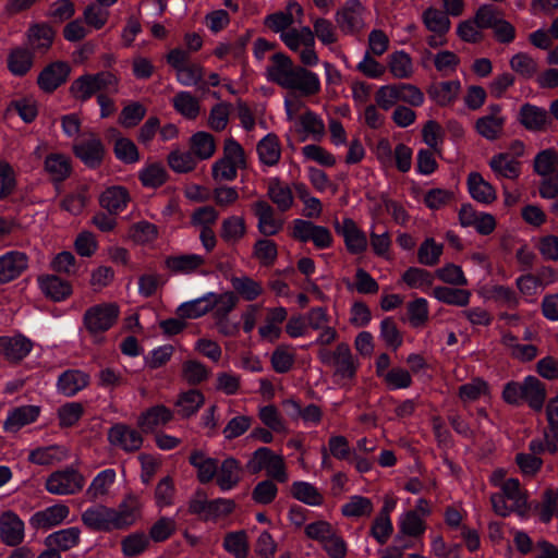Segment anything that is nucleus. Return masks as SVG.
Masks as SVG:
<instances>
[{"instance_id": "nucleus-1", "label": "nucleus", "mask_w": 558, "mask_h": 558, "mask_svg": "<svg viewBox=\"0 0 558 558\" xmlns=\"http://www.w3.org/2000/svg\"><path fill=\"white\" fill-rule=\"evenodd\" d=\"M266 77L282 88L299 92L303 96H313L320 90L319 76L303 66L293 63L282 52L275 53L266 68Z\"/></svg>"}, {"instance_id": "nucleus-2", "label": "nucleus", "mask_w": 558, "mask_h": 558, "mask_svg": "<svg viewBox=\"0 0 558 558\" xmlns=\"http://www.w3.org/2000/svg\"><path fill=\"white\" fill-rule=\"evenodd\" d=\"M318 357L323 364L332 367L336 381L347 384L354 379L359 363L348 343H338L333 351L323 349Z\"/></svg>"}, {"instance_id": "nucleus-3", "label": "nucleus", "mask_w": 558, "mask_h": 558, "mask_svg": "<svg viewBox=\"0 0 558 558\" xmlns=\"http://www.w3.org/2000/svg\"><path fill=\"white\" fill-rule=\"evenodd\" d=\"M245 167L242 146L232 137L225 141L222 157L214 162L211 174L215 181H233L238 170Z\"/></svg>"}, {"instance_id": "nucleus-4", "label": "nucleus", "mask_w": 558, "mask_h": 558, "mask_svg": "<svg viewBox=\"0 0 558 558\" xmlns=\"http://www.w3.org/2000/svg\"><path fill=\"white\" fill-rule=\"evenodd\" d=\"M281 41L292 52L299 53L301 62L306 66H315L319 58L315 51L314 33L308 26L293 27L281 35Z\"/></svg>"}, {"instance_id": "nucleus-5", "label": "nucleus", "mask_w": 558, "mask_h": 558, "mask_svg": "<svg viewBox=\"0 0 558 558\" xmlns=\"http://www.w3.org/2000/svg\"><path fill=\"white\" fill-rule=\"evenodd\" d=\"M85 485V477L77 470L66 468L51 473L45 483L48 493L58 496L77 494Z\"/></svg>"}, {"instance_id": "nucleus-6", "label": "nucleus", "mask_w": 558, "mask_h": 558, "mask_svg": "<svg viewBox=\"0 0 558 558\" xmlns=\"http://www.w3.org/2000/svg\"><path fill=\"white\" fill-rule=\"evenodd\" d=\"M118 315L119 308L116 304H98L85 312L83 323L90 335L97 336L111 328Z\"/></svg>"}, {"instance_id": "nucleus-7", "label": "nucleus", "mask_w": 558, "mask_h": 558, "mask_svg": "<svg viewBox=\"0 0 558 558\" xmlns=\"http://www.w3.org/2000/svg\"><path fill=\"white\" fill-rule=\"evenodd\" d=\"M292 236L300 242H312L319 250L330 247L333 241L328 228L303 219L293 221Z\"/></svg>"}, {"instance_id": "nucleus-8", "label": "nucleus", "mask_w": 558, "mask_h": 558, "mask_svg": "<svg viewBox=\"0 0 558 558\" xmlns=\"http://www.w3.org/2000/svg\"><path fill=\"white\" fill-rule=\"evenodd\" d=\"M365 9L359 0H348L336 13V23L345 35H353L361 32L364 26Z\"/></svg>"}, {"instance_id": "nucleus-9", "label": "nucleus", "mask_w": 558, "mask_h": 558, "mask_svg": "<svg viewBox=\"0 0 558 558\" xmlns=\"http://www.w3.org/2000/svg\"><path fill=\"white\" fill-rule=\"evenodd\" d=\"M69 515V506L63 502H57L34 512L29 518V524L37 531H48L64 523Z\"/></svg>"}, {"instance_id": "nucleus-10", "label": "nucleus", "mask_w": 558, "mask_h": 558, "mask_svg": "<svg viewBox=\"0 0 558 558\" xmlns=\"http://www.w3.org/2000/svg\"><path fill=\"white\" fill-rule=\"evenodd\" d=\"M506 117L502 114L501 106L490 105L487 113L475 122L476 132L487 141L498 140L504 132Z\"/></svg>"}, {"instance_id": "nucleus-11", "label": "nucleus", "mask_w": 558, "mask_h": 558, "mask_svg": "<svg viewBox=\"0 0 558 558\" xmlns=\"http://www.w3.org/2000/svg\"><path fill=\"white\" fill-rule=\"evenodd\" d=\"M25 538L24 521L13 511L7 510L0 515V539L10 547L19 546Z\"/></svg>"}, {"instance_id": "nucleus-12", "label": "nucleus", "mask_w": 558, "mask_h": 558, "mask_svg": "<svg viewBox=\"0 0 558 558\" xmlns=\"http://www.w3.org/2000/svg\"><path fill=\"white\" fill-rule=\"evenodd\" d=\"M257 218V229L265 236L279 233L283 228V220L276 216L275 209L266 201H257L252 205Z\"/></svg>"}, {"instance_id": "nucleus-13", "label": "nucleus", "mask_w": 558, "mask_h": 558, "mask_svg": "<svg viewBox=\"0 0 558 558\" xmlns=\"http://www.w3.org/2000/svg\"><path fill=\"white\" fill-rule=\"evenodd\" d=\"M73 149L75 156L90 168L99 166L105 155L100 138L93 133L74 144Z\"/></svg>"}, {"instance_id": "nucleus-14", "label": "nucleus", "mask_w": 558, "mask_h": 558, "mask_svg": "<svg viewBox=\"0 0 558 558\" xmlns=\"http://www.w3.org/2000/svg\"><path fill=\"white\" fill-rule=\"evenodd\" d=\"M28 267V257L19 251L7 252L0 256V284L20 277Z\"/></svg>"}, {"instance_id": "nucleus-15", "label": "nucleus", "mask_w": 558, "mask_h": 558, "mask_svg": "<svg viewBox=\"0 0 558 558\" xmlns=\"http://www.w3.org/2000/svg\"><path fill=\"white\" fill-rule=\"evenodd\" d=\"M108 440L113 447L124 451H136L143 444V438L136 429L121 423L110 427Z\"/></svg>"}, {"instance_id": "nucleus-16", "label": "nucleus", "mask_w": 558, "mask_h": 558, "mask_svg": "<svg viewBox=\"0 0 558 558\" xmlns=\"http://www.w3.org/2000/svg\"><path fill=\"white\" fill-rule=\"evenodd\" d=\"M336 231L342 235L348 251L352 254L363 253L367 247L365 233L356 226L351 218H344L341 223L337 222Z\"/></svg>"}, {"instance_id": "nucleus-17", "label": "nucleus", "mask_w": 558, "mask_h": 558, "mask_svg": "<svg viewBox=\"0 0 558 558\" xmlns=\"http://www.w3.org/2000/svg\"><path fill=\"white\" fill-rule=\"evenodd\" d=\"M40 413V408L33 404L13 408L7 414L3 429L7 433L15 434L26 425L34 423Z\"/></svg>"}, {"instance_id": "nucleus-18", "label": "nucleus", "mask_w": 558, "mask_h": 558, "mask_svg": "<svg viewBox=\"0 0 558 558\" xmlns=\"http://www.w3.org/2000/svg\"><path fill=\"white\" fill-rule=\"evenodd\" d=\"M113 508L95 506L86 509L82 514L84 524L96 531L117 530Z\"/></svg>"}, {"instance_id": "nucleus-19", "label": "nucleus", "mask_w": 558, "mask_h": 558, "mask_svg": "<svg viewBox=\"0 0 558 558\" xmlns=\"http://www.w3.org/2000/svg\"><path fill=\"white\" fill-rule=\"evenodd\" d=\"M143 504L138 496L128 495L114 511L117 530L133 525L140 518Z\"/></svg>"}, {"instance_id": "nucleus-20", "label": "nucleus", "mask_w": 558, "mask_h": 558, "mask_svg": "<svg viewBox=\"0 0 558 558\" xmlns=\"http://www.w3.org/2000/svg\"><path fill=\"white\" fill-rule=\"evenodd\" d=\"M488 166L497 180H517L521 174L522 163L510 155L497 153L492 156Z\"/></svg>"}, {"instance_id": "nucleus-21", "label": "nucleus", "mask_w": 558, "mask_h": 558, "mask_svg": "<svg viewBox=\"0 0 558 558\" xmlns=\"http://www.w3.org/2000/svg\"><path fill=\"white\" fill-rule=\"evenodd\" d=\"M174 413L163 404H156L144 411L137 420V425L145 433L154 432L157 427L165 426L171 422Z\"/></svg>"}, {"instance_id": "nucleus-22", "label": "nucleus", "mask_w": 558, "mask_h": 558, "mask_svg": "<svg viewBox=\"0 0 558 558\" xmlns=\"http://www.w3.org/2000/svg\"><path fill=\"white\" fill-rule=\"evenodd\" d=\"M40 291L48 299L54 302H61L68 299L72 293V287L69 281L61 279L56 275H43L37 279Z\"/></svg>"}, {"instance_id": "nucleus-23", "label": "nucleus", "mask_w": 558, "mask_h": 558, "mask_svg": "<svg viewBox=\"0 0 558 558\" xmlns=\"http://www.w3.org/2000/svg\"><path fill=\"white\" fill-rule=\"evenodd\" d=\"M131 201L128 190L121 185L107 187L99 195V205L110 215H117L123 211Z\"/></svg>"}, {"instance_id": "nucleus-24", "label": "nucleus", "mask_w": 558, "mask_h": 558, "mask_svg": "<svg viewBox=\"0 0 558 558\" xmlns=\"http://www.w3.org/2000/svg\"><path fill=\"white\" fill-rule=\"evenodd\" d=\"M468 191L471 197L481 204H492L497 199V191L478 172H471L466 179Z\"/></svg>"}, {"instance_id": "nucleus-25", "label": "nucleus", "mask_w": 558, "mask_h": 558, "mask_svg": "<svg viewBox=\"0 0 558 558\" xmlns=\"http://www.w3.org/2000/svg\"><path fill=\"white\" fill-rule=\"evenodd\" d=\"M518 121L529 131H542L548 124V113L542 108L532 104L521 106L518 113Z\"/></svg>"}, {"instance_id": "nucleus-26", "label": "nucleus", "mask_w": 558, "mask_h": 558, "mask_svg": "<svg viewBox=\"0 0 558 558\" xmlns=\"http://www.w3.org/2000/svg\"><path fill=\"white\" fill-rule=\"evenodd\" d=\"M117 473L113 469L100 471L90 482L86 489V496L89 500L97 501L107 498L116 482Z\"/></svg>"}, {"instance_id": "nucleus-27", "label": "nucleus", "mask_w": 558, "mask_h": 558, "mask_svg": "<svg viewBox=\"0 0 558 558\" xmlns=\"http://www.w3.org/2000/svg\"><path fill=\"white\" fill-rule=\"evenodd\" d=\"M70 66L65 62H56L47 66L38 76V85L45 92H52L65 82Z\"/></svg>"}, {"instance_id": "nucleus-28", "label": "nucleus", "mask_w": 558, "mask_h": 558, "mask_svg": "<svg viewBox=\"0 0 558 558\" xmlns=\"http://www.w3.org/2000/svg\"><path fill=\"white\" fill-rule=\"evenodd\" d=\"M80 538L81 530L70 526L49 534L45 538V545L48 547L47 549H54L58 553L59 550L65 551L75 547L80 543Z\"/></svg>"}, {"instance_id": "nucleus-29", "label": "nucleus", "mask_w": 558, "mask_h": 558, "mask_svg": "<svg viewBox=\"0 0 558 558\" xmlns=\"http://www.w3.org/2000/svg\"><path fill=\"white\" fill-rule=\"evenodd\" d=\"M31 350V341L22 336L0 337V354L9 361H20L24 359Z\"/></svg>"}, {"instance_id": "nucleus-30", "label": "nucleus", "mask_w": 558, "mask_h": 558, "mask_svg": "<svg viewBox=\"0 0 558 558\" xmlns=\"http://www.w3.org/2000/svg\"><path fill=\"white\" fill-rule=\"evenodd\" d=\"M267 196L280 211L289 210L293 205V194L290 186L279 178H270L267 183Z\"/></svg>"}, {"instance_id": "nucleus-31", "label": "nucleus", "mask_w": 558, "mask_h": 558, "mask_svg": "<svg viewBox=\"0 0 558 558\" xmlns=\"http://www.w3.org/2000/svg\"><path fill=\"white\" fill-rule=\"evenodd\" d=\"M425 523L415 511H408L399 519V533L395 537V543L405 544L404 536L418 537L425 532Z\"/></svg>"}, {"instance_id": "nucleus-32", "label": "nucleus", "mask_w": 558, "mask_h": 558, "mask_svg": "<svg viewBox=\"0 0 558 558\" xmlns=\"http://www.w3.org/2000/svg\"><path fill=\"white\" fill-rule=\"evenodd\" d=\"M89 381L86 373L78 369L63 372L58 378V390L64 396L72 397L84 389Z\"/></svg>"}, {"instance_id": "nucleus-33", "label": "nucleus", "mask_w": 558, "mask_h": 558, "mask_svg": "<svg viewBox=\"0 0 558 558\" xmlns=\"http://www.w3.org/2000/svg\"><path fill=\"white\" fill-rule=\"evenodd\" d=\"M460 90L461 83L459 81H446L432 85L428 89V96L437 105L446 107L457 100Z\"/></svg>"}, {"instance_id": "nucleus-34", "label": "nucleus", "mask_w": 558, "mask_h": 558, "mask_svg": "<svg viewBox=\"0 0 558 558\" xmlns=\"http://www.w3.org/2000/svg\"><path fill=\"white\" fill-rule=\"evenodd\" d=\"M217 484L221 490L228 492L238 485L241 478V468L236 459H225L216 473Z\"/></svg>"}, {"instance_id": "nucleus-35", "label": "nucleus", "mask_w": 558, "mask_h": 558, "mask_svg": "<svg viewBox=\"0 0 558 558\" xmlns=\"http://www.w3.org/2000/svg\"><path fill=\"white\" fill-rule=\"evenodd\" d=\"M205 263V258L198 254L173 255L166 258V267L175 274H192Z\"/></svg>"}, {"instance_id": "nucleus-36", "label": "nucleus", "mask_w": 558, "mask_h": 558, "mask_svg": "<svg viewBox=\"0 0 558 558\" xmlns=\"http://www.w3.org/2000/svg\"><path fill=\"white\" fill-rule=\"evenodd\" d=\"M257 154L259 161L268 167L278 163L281 157V145L276 134L269 133L257 144Z\"/></svg>"}, {"instance_id": "nucleus-37", "label": "nucleus", "mask_w": 558, "mask_h": 558, "mask_svg": "<svg viewBox=\"0 0 558 558\" xmlns=\"http://www.w3.org/2000/svg\"><path fill=\"white\" fill-rule=\"evenodd\" d=\"M290 494L294 499L312 507L324 504V495L308 482L296 481L292 483Z\"/></svg>"}, {"instance_id": "nucleus-38", "label": "nucleus", "mask_w": 558, "mask_h": 558, "mask_svg": "<svg viewBox=\"0 0 558 558\" xmlns=\"http://www.w3.org/2000/svg\"><path fill=\"white\" fill-rule=\"evenodd\" d=\"M205 402L204 395L195 389L187 390L179 395L174 405L178 414L183 418H189L196 414Z\"/></svg>"}, {"instance_id": "nucleus-39", "label": "nucleus", "mask_w": 558, "mask_h": 558, "mask_svg": "<svg viewBox=\"0 0 558 558\" xmlns=\"http://www.w3.org/2000/svg\"><path fill=\"white\" fill-rule=\"evenodd\" d=\"M546 399L544 385L534 376H527L523 380V400L535 411L543 409Z\"/></svg>"}, {"instance_id": "nucleus-40", "label": "nucleus", "mask_w": 558, "mask_h": 558, "mask_svg": "<svg viewBox=\"0 0 558 558\" xmlns=\"http://www.w3.org/2000/svg\"><path fill=\"white\" fill-rule=\"evenodd\" d=\"M66 450L58 445L38 447L28 453V461L38 465H50L66 458Z\"/></svg>"}, {"instance_id": "nucleus-41", "label": "nucleus", "mask_w": 558, "mask_h": 558, "mask_svg": "<svg viewBox=\"0 0 558 558\" xmlns=\"http://www.w3.org/2000/svg\"><path fill=\"white\" fill-rule=\"evenodd\" d=\"M246 233V223L241 216H229L221 222L220 236L228 244L239 243Z\"/></svg>"}, {"instance_id": "nucleus-42", "label": "nucleus", "mask_w": 558, "mask_h": 558, "mask_svg": "<svg viewBox=\"0 0 558 558\" xmlns=\"http://www.w3.org/2000/svg\"><path fill=\"white\" fill-rule=\"evenodd\" d=\"M190 463L197 470V477L202 483L210 482L218 472V461L206 457L202 451L192 452Z\"/></svg>"}, {"instance_id": "nucleus-43", "label": "nucleus", "mask_w": 558, "mask_h": 558, "mask_svg": "<svg viewBox=\"0 0 558 558\" xmlns=\"http://www.w3.org/2000/svg\"><path fill=\"white\" fill-rule=\"evenodd\" d=\"M388 68L392 76L399 80L409 78L414 72L412 59L403 50L392 52L388 57Z\"/></svg>"}, {"instance_id": "nucleus-44", "label": "nucleus", "mask_w": 558, "mask_h": 558, "mask_svg": "<svg viewBox=\"0 0 558 558\" xmlns=\"http://www.w3.org/2000/svg\"><path fill=\"white\" fill-rule=\"evenodd\" d=\"M432 295L439 302L456 306H466L471 299V292L469 290L442 286L435 287Z\"/></svg>"}, {"instance_id": "nucleus-45", "label": "nucleus", "mask_w": 558, "mask_h": 558, "mask_svg": "<svg viewBox=\"0 0 558 558\" xmlns=\"http://www.w3.org/2000/svg\"><path fill=\"white\" fill-rule=\"evenodd\" d=\"M45 169L53 181L61 182L71 173L69 157L62 154H50L45 160Z\"/></svg>"}, {"instance_id": "nucleus-46", "label": "nucleus", "mask_w": 558, "mask_h": 558, "mask_svg": "<svg viewBox=\"0 0 558 558\" xmlns=\"http://www.w3.org/2000/svg\"><path fill=\"white\" fill-rule=\"evenodd\" d=\"M534 171L542 178L558 173V153L553 148L541 150L534 158Z\"/></svg>"}, {"instance_id": "nucleus-47", "label": "nucleus", "mask_w": 558, "mask_h": 558, "mask_svg": "<svg viewBox=\"0 0 558 558\" xmlns=\"http://www.w3.org/2000/svg\"><path fill=\"white\" fill-rule=\"evenodd\" d=\"M422 21L425 27L437 35H444L450 29V20L441 11L435 8H427L422 14Z\"/></svg>"}, {"instance_id": "nucleus-48", "label": "nucleus", "mask_w": 558, "mask_h": 558, "mask_svg": "<svg viewBox=\"0 0 558 558\" xmlns=\"http://www.w3.org/2000/svg\"><path fill=\"white\" fill-rule=\"evenodd\" d=\"M300 131L305 133L307 137L319 141L325 135V124L323 119L311 110H306L299 119Z\"/></svg>"}, {"instance_id": "nucleus-49", "label": "nucleus", "mask_w": 558, "mask_h": 558, "mask_svg": "<svg viewBox=\"0 0 558 558\" xmlns=\"http://www.w3.org/2000/svg\"><path fill=\"white\" fill-rule=\"evenodd\" d=\"M374 510L372 500L361 495H353L342 505L341 512L347 518L368 517Z\"/></svg>"}, {"instance_id": "nucleus-50", "label": "nucleus", "mask_w": 558, "mask_h": 558, "mask_svg": "<svg viewBox=\"0 0 558 558\" xmlns=\"http://www.w3.org/2000/svg\"><path fill=\"white\" fill-rule=\"evenodd\" d=\"M208 300L210 303V311L215 310V317L217 319H226L238 302L236 295L232 292L221 294L209 292Z\"/></svg>"}, {"instance_id": "nucleus-51", "label": "nucleus", "mask_w": 558, "mask_h": 558, "mask_svg": "<svg viewBox=\"0 0 558 558\" xmlns=\"http://www.w3.org/2000/svg\"><path fill=\"white\" fill-rule=\"evenodd\" d=\"M172 105L177 112L185 119H195L201 110L199 101L190 92H180L173 99Z\"/></svg>"}, {"instance_id": "nucleus-52", "label": "nucleus", "mask_w": 558, "mask_h": 558, "mask_svg": "<svg viewBox=\"0 0 558 558\" xmlns=\"http://www.w3.org/2000/svg\"><path fill=\"white\" fill-rule=\"evenodd\" d=\"M223 548L234 558H246L248 555V538L245 531L230 532L225 536Z\"/></svg>"}, {"instance_id": "nucleus-53", "label": "nucleus", "mask_w": 558, "mask_h": 558, "mask_svg": "<svg viewBox=\"0 0 558 558\" xmlns=\"http://www.w3.org/2000/svg\"><path fill=\"white\" fill-rule=\"evenodd\" d=\"M230 281L235 292L246 301H254L263 293L262 284L248 276L232 277Z\"/></svg>"}, {"instance_id": "nucleus-54", "label": "nucleus", "mask_w": 558, "mask_h": 558, "mask_svg": "<svg viewBox=\"0 0 558 558\" xmlns=\"http://www.w3.org/2000/svg\"><path fill=\"white\" fill-rule=\"evenodd\" d=\"M501 492L509 502H511V507L517 509V512H523L526 508V498L524 493L520 487V482L517 478H508L501 485Z\"/></svg>"}, {"instance_id": "nucleus-55", "label": "nucleus", "mask_w": 558, "mask_h": 558, "mask_svg": "<svg viewBox=\"0 0 558 558\" xmlns=\"http://www.w3.org/2000/svg\"><path fill=\"white\" fill-rule=\"evenodd\" d=\"M191 150L201 160L210 158L216 150L214 137L209 133L197 132L191 137Z\"/></svg>"}, {"instance_id": "nucleus-56", "label": "nucleus", "mask_w": 558, "mask_h": 558, "mask_svg": "<svg viewBox=\"0 0 558 558\" xmlns=\"http://www.w3.org/2000/svg\"><path fill=\"white\" fill-rule=\"evenodd\" d=\"M210 311V303L208 300V293L205 295L182 303L177 313L181 318H198Z\"/></svg>"}, {"instance_id": "nucleus-57", "label": "nucleus", "mask_w": 558, "mask_h": 558, "mask_svg": "<svg viewBox=\"0 0 558 558\" xmlns=\"http://www.w3.org/2000/svg\"><path fill=\"white\" fill-rule=\"evenodd\" d=\"M253 256L262 266L269 267L274 265L277 259V244L269 239H259L253 246Z\"/></svg>"}, {"instance_id": "nucleus-58", "label": "nucleus", "mask_w": 558, "mask_h": 558, "mask_svg": "<svg viewBox=\"0 0 558 558\" xmlns=\"http://www.w3.org/2000/svg\"><path fill=\"white\" fill-rule=\"evenodd\" d=\"M444 252V245L437 243L433 238H427L418 247L417 258L422 265H436Z\"/></svg>"}, {"instance_id": "nucleus-59", "label": "nucleus", "mask_w": 558, "mask_h": 558, "mask_svg": "<svg viewBox=\"0 0 558 558\" xmlns=\"http://www.w3.org/2000/svg\"><path fill=\"white\" fill-rule=\"evenodd\" d=\"M142 184L146 187H158L167 180V171L161 163L145 166L138 173Z\"/></svg>"}, {"instance_id": "nucleus-60", "label": "nucleus", "mask_w": 558, "mask_h": 558, "mask_svg": "<svg viewBox=\"0 0 558 558\" xmlns=\"http://www.w3.org/2000/svg\"><path fill=\"white\" fill-rule=\"evenodd\" d=\"M87 201V191L84 186H82L76 191L65 195L60 202V207L69 214L76 216L84 210Z\"/></svg>"}, {"instance_id": "nucleus-61", "label": "nucleus", "mask_w": 558, "mask_h": 558, "mask_svg": "<svg viewBox=\"0 0 558 558\" xmlns=\"http://www.w3.org/2000/svg\"><path fill=\"white\" fill-rule=\"evenodd\" d=\"M70 93L76 100L86 101L98 94L90 74H84L74 80L70 86Z\"/></svg>"}, {"instance_id": "nucleus-62", "label": "nucleus", "mask_w": 558, "mask_h": 558, "mask_svg": "<svg viewBox=\"0 0 558 558\" xmlns=\"http://www.w3.org/2000/svg\"><path fill=\"white\" fill-rule=\"evenodd\" d=\"M510 68L524 78L533 77L538 70L537 62L525 52L514 54L510 59Z\"/></svg>"}, {"instance_id": "nucleus-63", "label": "nucleus", "mask_w": 558, "mask_h": 558, "mask_svg": "<svg viewBox=\"0 0 558 558\" xmlns=\"http://www.w3.org/2000/svg\"><path fill=\"white\" fill-rule=\"evenodd\" d=\"M149 545V538L145 533L135 532L123 538L121 546L122 553L126 557L141 555Z\"/></svg>"}, {"instance_id": "nucleus-64", "label": "nucleus", "mask_w": 558, "mask_h": 558, "mask_svg": "<svg viewBox=\"0 0 558 558\" xmlns=\"http://www.w3.org/2000/svg\"><path fill=\"white\" fill-rule=\"evenodd\" d=\"M258 416L263 424L266 425L272 432H287L286 422L275 405L262 407L258 411Z\"/></svg>"}]
</instances>
